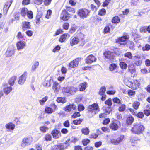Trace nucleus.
Returning a JSON list of instances; mask_svg holds the SVG:
<instances>
[{
  "label": "nucleus",
  "instance_id": "57",
  "mask_svg": "<svg viewBox=\"0 0 150 150\" xmlns=\"http://www.w3.org/2000/svg\"><path fill=\"white\" fill-rule=\"evenodd\" d=\"M135 115L138 117H139L141 119H142L144 116L143 113L141 112H139L138 113Z\"/></svg>",
  "mask_w": 150,
  "mask_h": 150
},
{
  "label": "nucleus",
  "instance_id": "29",
  "mask_svg": "<svg viewBox=\"0 0 150 150\" xmlns=\"http://www.w3.org/2000/svg\"><path fill=\"white\" fill-rule=\"evenodd\" d=\"M81 131L82 134L86 135H88L90 132V130L87 127L83 128L82 129Z\"/></svg>",
  "mask_w": 150,
  "mask_h": 150
},
{
  "label": "nucleus",
  "instance_id": "12",
  "mask_svg": "<svg viewBox=\"0 0 150 150\" xmlns=\"http://www.w3.org/2000/svg\"><path fill=\"white\" fill-rule=\"evenodd\" d=\"M13 2V0H10L6 2L4 6V11L6 12V13L7 11L8 10L11 4Z\"/></svg>",
  "mask_w": 150,
  "mask_h": 150
},
{
  "label": "nucleus",
  "instance_id": "6",
  "mask_svg": "<svg viewBox=\"0 0 150 150\" xmlns=\"http://www.w3.org/2000/svg\"><path fill=\"white\" fill-rule=\"evenodd\" d=\"M129 38L128 35H124L118 39V42L121 45H124L126 44L127 40Z\"/></svg>",
  "mask_w": 150,
  "mask_h": 150
},
{
  "label": "nucleus",
  "instance_id": "54",
  "mask_svg": "<svg viewBox=\"0 0 150 150\" xmlns=\"http://www.w3.org/2000/svg\"><path fill=\"white\" fill-rule=\"evenodd\" d=\"M27 15L28 17L30 19L33 18V12L31 11H28Z\"/></svg>",
  "mask_w": 150,
  "mask_h": 150
},
{
  "label": "nucleus",
  "instance_id": "1",
  "mask_svg": "<svg viewBox=\"0 0 150 150\" xmlns=\"http://www.w3.org/2000/svg\"><path fill=\"white\" fill-rule=\"evenodd\" d=\"M144 126L140 123H134L133 125L131 131L133 133L139 134L143 131L144 129Z\"/></svg>",
  "mask_w": 150,
  "mask_h": 150
},
{
  "label": "nucleus",
  "instance_id": "16",
  "mask_svg": "<svg viewBox=\"0 0 150 150\" xmlns=\"http://www.w3.org/2000/svg\"><path fill=\"white\" fill-rule=\"evenodd\" d=\"M51 134L53 137L55 139H57L61 136L60 132L57 130H54L52 131Z\"/></svg>",
  "mask_w": 150,
  "mask_h": 150
},
{
  "label": "nucleus",
  "instance_id": "9",
  "mask_svg": "<svg viewBox=\"0 0 150 150\" xmlns=\"http://www.w3.org/2000/svg\"><path fill=\"white\" fill-rule=\"evenodd\" d=\"M114 54L113 52L110 51H106L104 53V55L106 58L111 60H112L114 59Z\"/></svg>",
  "mask_w": 150,
  "mask_h": 150
},
{
  "label": "nucleus",
  "instance_id": "40",
  "mask_svg": "<svg viewBox=\"0 0 150 150\" xmlns=\"http://www.w3.org/2000/svg\"><path fill=\"white\" fill-rule=\"evenodd\" d=\"M42 16V13H40L37 15L36 17V23L37 24H39L40 23V19Z\"/></svg>",
  "mask_w": 150,
  "mask_h": 150
},
{
  "label": "nucleus",
  "instance_id": "5",
  "mask_svg": "<svg viewBox=\"0 0 150 150\" xmlns=\"http://www.w3.org/2000/svg\"><path fill=\"white\" fill-rule=\"evenodd\" d=\"M70 15L66 10H64L62 11L61 15L60 18L64 21H66L69 19L70 17L69 15Z\"/></svg>",
  "mask_w": 150,
  "mask_h": 150
},
{
  "label": "nucleus",
  "instance_id": "41",
  "mask_svg": "<svg viewBox=\"0 0 150 150\" xmlns=\"http://www.w3.org/2000/svg\"><path fill=\"white\" fill-rule=\"evenodd\" d=\"M126 106L124 104L120 105L118 108V110L120 112L124 111L125 109Z\"/></svg>",
  "mask_w": 150,
  "mask_h": 150
},
{
  "label": "nucleus",
  "instance_id": "24",
  "mask_svg": "<svg viewBox=\"0 0 150 150\" xmlns=\"http://www.w3.org/2000/svg\"><path fill=\"white\" fill-rule=\"evenodd\" d=\"M135 64L137 65H139L142 63V61L139 55H136L134 57Z\"/></svg>",
  "mask_w": 150,
  "mask_h": 150
},
{
  "label": "nucleus",
  "instance_id": "62",
  "mask_svg": "<svg viewBox=\"0 0 150 150\" xmlns=\"http://www.w3.org/2000/svg\"><path fill=\"white\" fill-rule=\"evenodd\" d=\"M113 101L114 103H119L120 102V99L117 97H116L113 99Z\"/></svg>",
  "mask_w": 150,
  "mask_h": 150
},
{
  "label": "nucleus",
  "instance_id": "45",
  "mask_svg": "<svg viewBox=\"0 0 150 150\" xmlns=\"http://www.w3.org/2000/svg\"><path fill=\"white\" fill-rule=\"evenodd\" d=\"M112 21L113 23H118L120 21V19L118 16H116L113 18Z\"/></svg>",
  "mask_w": 150,
  "mask_h": 150
},
{
  "label": "nucleus",
  "instance_id": "53",
  "mask_svg": "<svg viewBox=\"0 0 150 150\" xmlns=\"http://www.w3.org/2000/svg\"><path fill=\"white\" fill-rule=\"evenodd\" d=\"M52 13V11L50 10H48L47 11V13L45 17L47 18H49L50 17V16Z\"/></svg>",
  "mask_w": 150,
  "mask_h": 150
},
{
  "label": "nucleus",
  "instance_id": "47",
  "mask_svg": "<svg viewBox=\"0 0 150 150\" xmlns=\"http://www.w3.org/2000/svg\"><path fill=\"white\" fill-rule=\"evenodd\" d=\"M125 84L128 86L129 88H132V82L130 81L127 80H126L125 81Z\"/></svg>",
  "mask_w": 150,
  "mask_h": 150
},
{
  "label": "nucleus",
  "instance_id": "58",
  "mask_svg": "<svg viewBox=\"0 0 150 150\" xmlns=\"http://www.w3.org/2000/svg\"><path fill=\"white\" fill-rule=\"evenodd\" d=\"M51 108L53 109V110H54V112L55 110L58 109L57 106L54 103H52L51 104L50 106Z\"/></svg>",
  "mask_w": 150,
  "mask_h": 150
},
{
  "label": "nucleus",
  "instance_id": "2",
  "mask_svg": "<svg viewBox=\"0 0 150 150\" xmlns=\"http://www.w3.org/2000/svg\"><path fill=\"white\" fill-rule=\"evenodd\" d=\"M33 141V139L32 137H25L22 140L21 144V146L22 148L30 145Z\"/></svg>",
  "mask_w": 150,
  "mask_h": 150
},
{
  "label": "nucleus",
  "instance_id": "60",
  "mask_svg": "<svg viewBox=\"0 0 150 150\" xmlns=\"http://www.w3.org/2000/svg\"><path fill=\"white\" fill-rule=\"evenodd\" d=\"M146 27H143L140 28V32L141 33H146L147 31Z\"/></svg>",
  "mask_w": 150,
  "mask_h": 150
},
{
  "label": "nucleus",
  "instance_id": "3",
  "mask_svg": "<svg viewBox=\"0 0 150 150\" xmlns=\"http://www.w3.org/2000/svg\"><path fill=\"white\" fill-rule=\"evenodd\" d=\"M90 12V11L86 9H81L78 11V14L81 18L84 19L87 17Z\"/></svg>",
  "mask_w": 150,
  "mask_h": 150
},
{
  "label": "nucleus",
  "instance_id": "10",
  "mask_svg": "<svg viewBox=\"0 0 150 150\" xmlns=\"http://www.w3.org/2000/svg\"><path fill=\"white\" fill-rule=\"evenodd\" d=\"M7 84H4L3 85V86L4 87L3 90L4 93L6 95L9 94V93L12 90V88L11 86H7Z\"/></svg>",
  "mask_w": 150,
  "mask_h": 150
},
{
  "label": "nucleus",
  "instance_id": "46",
  "mask_svg": "<svg viewBox=\"0 0 150 150\" xmlns=\"http://www.w3.org/2000/svg\"><path fill=\"white\" fill-rule=\"evenodd\" d=\"M140 104V103L139 102H135L133 104V107L134 109L137 110Z\"/></svg>",
  "mask_w": 150,
  "mask_h": 150
},
{
  "label": "nucleus",
  "instance_id": "30",
  "mask_svg": "<svg viewBox=\"0 0 150 150\" xmlns=\"http://www.w3.org/2000/svg\"><path fill=\"white\" fill-rule=\"evenodd\" d=\"M52 79H50L49 80L45 81L44 84V86L47 87H50L51 84L52 83Z\"/></svg>",
  "mask_w": 150,
  "mask_h": 150
},
{
  "label": "nucleus",
  "instance_id": "4",
  "mask_svg": "<svg viewBox=\"0 0 150 150\" xmlns=\"http://www.w3.org/2000/svg\"><path fill=\"white\" fill-rule=\"evenodd\" d=\"M27 72H25L24 73L21 75L19 78L18 83L21 85H23L26 81L27 75Z\"/></svg>",
  "mask_w": 150,
  "mask_h": 150
},
{
  "label": "nucleus",
  "instance_id": "61",
  "mask_svg": "<svg viewBox=\"0 0 150 150\" xmlns=\"http://www.w3.org/2000/svg\"><path fill=\"white\" fill-rule=\"evenodd\" d=\"M103 132H106L110 131V129L108 127H103L101 128Z\"/></svg>",
  "mask_w": 150,
  "mask_h": 150
},
{
  "label": "nucleus",
  "instance_id": "20",
  "mask_svg": "<svg viewBox=\"0 0 150 150\" xmlns=\"http://www.w3.org/2000/svg\"><path fill=\"white\" fill-rule=\"evenodd\" d=\"M66 144H63L59 145H54L51 150H64V145Z\"/></svg>",
  "mask_w": 150,
  "mask_h": 150
},
{
  "label": "nucleus",
  "instance_id": "19",
  "mask_svg": "<svg viewBox=\"0 0 150 150\" xmlns=\"http://www.w3.org/2000/svg\"><path fill=\"white\" fill-rule=\"evenodd\" d=\"M25 46V43L24 41H19L17 44V49L18 50L24 48Z\"/></svg>",
  "mask_w": 150,
  "mask_h": 150
},
{
  "label": "nucleus",
  "instance_id": "56",
  "mask_svg": "<svg viewBox=\"0 0 150 150\" xmlns=\"http://www.w3.org/2000/svg\"><path fill=\"white\" fill-rule=\"evenodd\" d=\"M106 13V11L104 9H102L100 10L99 12V15L101 16L105 15Z\"/></svg>",
  "mask_w": 150,
  "mask_h": 150
},
{
  "label": "nucleus",
  "instance_id": "25",
  "mask_svg": "<svg viewBox=\"0 0 150 150\" xmlns=\"http://www.w3.org/2000/svg\"><path fill=\"white\" fill-rule=\"evenodd\" d=\"M16 76H14L10 78L8 81V83L11 86H13L14 84L15 81L16 79Z\"/></svg>",
  "mask_w": 150,
  "mask_h": 150
},
{
  "label": "nucleus",
  "instance_id": "23",
  "mask_svg": "<svg viewBox=\"0 0 150 150\" xmlns=\"http://www.w3.org/2000/svg\"><path fill=\"white\" fill-rule=\"evenodd\" d=\"M70 35L68 33H65L62 35L59 39V41L61 42H64L67 38H69Z\"/></svg>",
  "mask_w": 150,
  "mask_h": 150
},
{
  "label": "nucleus",
  "instance_id": "21",
  "mask_svg": "<svg viewBox=\"0 0 150 150\" xmlns=\"http://www.w3.org/2000/svg\"><path fill=\"white\" fill-rule=\"evenodd\" d=\"M59 85V83L56 81L54 82L52 86V89L54 90V92L57 93L60 89Z\"/></svg>",
  "mask_w": 150,
  "mask_h": 150
},
{
  "label": "nucleus",
  "instance_id": "63",
  "mask_svg": "<svg viewBox=\"0 0 150 150\" xmlns=\"http://www.w3.org/2000/svg\"><path fill=\"white\" fill-rule=\"evenodd\" d=\"M124 138V136L123 135H121L117 139L119 143L122 142Z\"/></svg>",
  "mask_w": 150,
  "mask_h": 150
},
{
  "label": "nucleus",
  "instance_id": "48",
  "mask_svg": "<svg viewBox=\"0 0 150 150\" xmlns=\"http://www.w3.org/2000/svg\"><path fill=\"white\" fill-rule=\"evenodd\" d=\"M70 87H67L64 88L62 91L64 93H70Z\"/></svg>",
  "mask_w": 150,
  "mask_h": 150
},
{
  "label": "nucleus",
  "instance_id": "52",
  "mask_svg": "<svg viewBox=\"0 0 150 150\" xmlns=\"http://www.w3.org/2000/svg\"><path fill=\"white\" fill-rule=\"evenodd\" d=\"M90 140L88 139H85L82 141V143L84 146H86L90 142Z\"/></svg>",
  "mask_w": 150,
  "mask_h": 150
},
{
  "label": "nucleus",
  "instance_id": "26",
  "mask_svg": "<svg viewBox=\"0 0 150 150\" xmlns=\"http://www.w3.org/2000/svg\"><path fill=\"white\" fill-rule=\"evenodd\" d=\"M134 119L133 117L132 116L130 115L127 117L126 122L128 124H131L134 121Z\"/></svg>",
  "mask_w": 150,
  "mask_h": 150
},
{
  "label": "nucleus",
  "instance_id": "43",
  "mask_svg": "<svg viewBox=\"0 0 150 150\" xmlns=\"http://www.w3.org/2000/svg\"><path fill=\"white\" fill-rule=\"evenodd\" d=\"M119 65L122 69H126L127 67V64L124 62H121L120 63Z\"/></svg>",
  "mask_w": 150,
  "mask_h": 150
},
{
  "label": "nucleus",
  "instance_id": "13",
  "mask_svg": "<svg viewBox=\"0 0 150 150\" xmlns=\"http://www.w3.org/2000/svg\"><path fill=\"white\" fill-rule=\"evenodd\" d=\"M30 28L31 25L30 22L24 21L22 22V29L24 30Z\"/></svg>",
  "mask_w": 150,
  "mask_h": 150
},
{
  "label": "nucleus",
  "instance_id": "64",
  "mask_svg": "<svg viewBox=\"0 0 150 150\" xmlns=\"http://www.w3.org/2000/svg\"><path fill=\"white\" fill-rule=\"evenodd\" d=\"M144 113L146 116H148L150 115V110L146 109L144 110Z\"/></svg>",
  "mask_w": 150,
  "mask_h": 150
},
{
  "label": "nucleus",
  "instance_id": "37",
  "mask_svg": "<svg viewBox=\"0 0 150 150\" xmlns=\"http://www.w3.org/2000/svg\"><path fill=\"white\" fill-rule=\"evenodd\" d=\"M70 93L71 94H74L78 90L77 88L74 87H70Z\"/></svg>",
  "mask_w": 150,
  "mask_h": 150
},
{
  "label": "nucleus",
  "instance_id": "15",
  "mask_svg": "<svg viewBox=\"0 0 150 150\" xmlns=\"http://www.w3.org/2000/svg\"><path fill=\"white\" fill-rule=\"evenodd\" d=\"M98 109V105L96 103H94L88 106V110L89 111L93 112V110H96Z\"/></svg>",
  "mask_w": 150,
  "mask_h": 150
},
{
  "label": "nucleus",
  "instance_id": "27",
  "mask_svg": "<svg viewBox=\"0 0 150 150\" xmlns=\"http://www.w3.org/2000/svg\"><path fill=\"white\" fill-rule=\"evenodd\" d=\"M6 127L9 130H13L15 128V126L12 123H9L5 125Z\"/></svg>",
  "mask_w": 150,
  "mask_h": 150
},
{
  "label": "nucleus",
  "instance_id": "11",
  "mask_svg": "<svg viewBox=\"0 0 150 150\" xmlns=\"http://www.w3.org/2000/svg\"><path fill=\"white\" fill-rule=\"evenodd\" d=\"M96 59L95 57L92 55L88 56L86 59V62L88 64H90L96 61Z\"/></svg>",
  "mask_w": 150,
  "mask_h": 150
},
{
  "label": "nucleus",
  "instance_id": "32",
  "mask_svg": "<svg viewBox=\"0 0 150 150\" xmlns=\"http://www.w3.org/2000/svg\"><path fill=\"white\" fill-rule=\"evenodd\" d=\"M28 10L27 8H23L21 11V15L23 16H25L27 14Z\"/></svg>",
  "mask_w": 150,
  "mask_h": 150
},
{
  "label": "nucleus",
  "instance_id": "59",
  "mask_svg": "<svg viewBox=\"0 0 150 150\" xmlns=\"http://www.w3.org/2000/svg\"><path fill=\"white\" fill-rule=\"evenodd\" d=\"M105 103L108 105L109 106H111L112 105V102L111 101V99L110 98H109L105 102Z\"/></svg>",
  "mask_w": 150,
  "mask_h": 150
},
{
  "label": "nucleus",
  "instance_id": "8",
  "mask_svg": "<svg viewBox=\"0 0 150 150\" xmlns=\"http://www.w3.org/2000/svg\"><path fill=\"white\" fill-rule=\"evenodd\" d=\"M120 125V122L117 121H115L111 123L110 125V128L114 130H117Z\"/></svg>",
  "mask_w": 150,
  "mask_h": 150
},
{
  "label": "nucleus",
  "instance_id": "44",
  "mask_svg": "<svg viewBox=\"0 0 150 150\" xmlns=\"http://www.w3.org/2000/svg\"><path fill=\"white\" fill-rule=\"evenodd\" d=\"M48 129V128L47 127L45 126H42L40 128V131L43 133H45Z\"/></svg>",
  "mask_w": 150,
  "mask_h": 150
},
{
  "label": "nucleus",
  "instance_id": "50",
  "mask_svg": "<svg viewBox=\"0 0 150 150\" xmlns=\"http://www.w3.org/2000/svg\"><path fill=\"white\" fill-rule=\"evenodd\" d=\"M82 121V120L79 119V120H74L73 121V123L74 124L77 125L80 124Z\"/></svg>",
  "mask_w": 150,
  "mask_h": 150
},
{
  "label": "nucleus",
  "instance_id": "7",
  "mask_svg": "<svg viewBox=\"0 0 150 150\" xmlns=\"http://www.w3.org/2000/svg\"><path fill=\"white\" fill-rule=\"evenodd\" d=\"M80 41V39L78 37L76 36L71 37L70 40V44L72 46L77 44Z\"/></svg>",
  "mask_w": 150,
  "mask_h": 150
},
{
  "label": "nucleus",
  "instance_id": "36",
  "mask_svg": "<svg viewBox=\"0 0 150 150\" xmlns=\"http://www.w3.org/2000/svg\"><path fill=\"white\" fill-rule=\"evenodd\" d=\"M47 99L48 96H46L42 99L39 100V102L40 104L41 105H43L45 103L47 100Z\"/></svg>",
  "mask_w": 150,
  "mask_h": 150
},
{
  "label": "nucleus",
  "instance_id": "31",
  "mask_svg": "<svg viewBox=\"0 0 150 150\" xmlns=\"http://www.w3.org/2000/svg\"><path fill=\"white\" fill-rule=\"evenodd\" d=\"M57 101L58 103H63L66 102V100L64 97H60L57 98Z\"/></svg>",
  "mask_w": 150,
  "mask_h": 150
},
{
  "label": "nucleus",
  "instance_id": "14",
  "mask_svg": "<svg viewBox=\"0 0 150 150\" xmlns=\"http://www.w3.org/2000/svg\"><path fill=\"white\" fill-rule=\"evenodd\" d=\"M14 53V51L13 47H9L8 48L6 52V55L7 57H9L13 55Z\"/></svg>",
  "mask_w": 150,
  "mask_h": 150
},
{
  "label": "nucleus",
  "instance_id": "17",
  "mask_svg": "<svg viewBox=\"0 0 150 150\" xmlns=\"http://www.w3.org/2000/svg\"><path fill=\"white\" fill-rule=\"evenodd\" d=\"M79 60V59L77 58L71 62L69 64V67L71 68H75L77 67L78 64Z\"/></svg>",
  "mask_w": 150,
  "mask_h": 150
},
{
  "label": "nucleus",
  "instance_id": "51",
  "mask_svg": "<svg viewBox=\"0 0 150 150\" xmlns=\"http://www.w3.org/2000/svg\"><path fill=\"white\" fill-rule=\"evenodd\" d=\"M150 49V45L148 44H146L145 46L142 47L143 51H148Z\"/></svg>",
  "mask_w": 150,
  "mask_h": 150
},
{
  "label": "nucleus",
  "instance_id": "42",
  "mask_svg": "<svg viewBox=\"0 0 150 150\" xmlns=\"http://www.w3.org/2000/svg\"><path fill=\"white\" fill-rule=\"evenodd\" d=\"M117 67V65L115 64H111L109 66V68L110 71H112L115 69Z\"/></svg>",
  "mask_w": 150,
  "mask_h": 150
},
{
  "label": "nucleus",
  "instance_id": "49",
  "mask_svg": "<svg viewBox=\"0 0 150 150\" xmlns=\"http://www.w3.org/2000/svg\"><path fill=\"white\" fill-rule=\"evenodd\" d=\"M124 56L125 57L128 58L129 59H132V54L130 52H127L125 53L124 54Z\"/></svg>",
  "mask_w": 150,
  "mask_h": 150
},
{
  "label": "nucleus",
  "instance_id": "22",
  "mask_svg": "<svg viewBox=\"0 0 150 150\" xmlns=\"http://www.w3.org/2000/svg\"><path fill=\"white\" fill-rule=\"evenodd\" d=\"M140 84L138 80H133L132 83V89H135L139 87Z\"/></svg>",
  "mask_w": 150,
  "mask_h": 150
},
{
  "label": "nucleus",
  "instance_id": "28",
  "mask_svg": "<svg viewBox=\"0 0 150 150\" xmlns=\"http://www.w3.org/2000/svg\"><path fill=\"white\" fill-rule=\"evenodd\" d=\"M87 83L86 82H84L79 85V90L80 91H84L86 88Z\"/></svg>",
  "mask_w": 150,
  "mask_h": 150
},
{
  "label": "nucleus",
  "instance_id": "55",
  "mask_svg": "<svg viewBox=\"0 0 150 150\" xmlns=\"http://www.w3.org/2000/svg\"><path fill=\"white\" fill-rule=\"evenodd\" d=\"M51 135L48 134H46L44 137L45 139L47 141L51 140Z\"/></svg>",
  "mask_w": 150,
  "mask_h": 150
},
{
  "label": "nucleus",
  "instance_id": "35",
  "mask_svg": "<svg viewBox=\"0 0 150 150\" xmlns=\"http://www.w3.org/2000/svg\"><path fill=\"white\" fill-rule=\"evenodd\" d=\"M105 87L104 86H102L101 88L99 90V94L100 95H102L104 94L105 93Z\"/></svg>",
  "mask_w": 150,
  "mask_h": 150
},
{
  "label": "nucleus",
  "instance_id": "33",
  "mask_svg": "<svg viewBox=\"0 0 150 150\" xmlns=\"http://www.w3.org/2000/svg\"><path fill=\"white\" fill-rule=\"evenodd\" d=\"M45 110L46 113L49 114H51L54 112V110H53V109L49 107H46Z\"/></svg>",
  "mask_w": 150,
  "mask_h": 150
},
{
  "label": "nucleus",
  "instance_id": "18",
  "mask_svg": "<svg viewBox=\"0 0 150 150\" xmlns=\"http://www.w3.org/2000/svg\"><path fill=\"white\" fill-rule=\"evenodd\" d=\"M76 106L74 104H70L66 106L64 110L67 112L71 111L72 110H74L76 109Z\"/></svg>",
  "mask_w": 150,
  "mask_h": 150
},
{
  "label": "nucleus",
  "instance_id": "38",
  "mask_svg": "<svg viewBox=\"0 0 150 150\" xmlns=\"http://www.w3.org/2000/svg\"><path fill=\"white\" fill-rule=\"evenodd\" d=\"M39 64V63L38 62H35L32 66L31 68L32 70L33 71H35V70L36 68L38 67Z\"/></svg>",
  "mask_w": 150,
  "mask_h": 150
},
{
  "label": "nucleus",
  "instance_id": "39",
  "mask_svg": "<svg viewBox=\"0 0 150 150\" xmlns=\"http://www.w3.org/2000/svg\"><path fill=\"white\" fill-rule=\"evenodd\" d=\"M67 11H68L70 12V14L71 15L75 12V9L72 8L70 7H66Z\"/></svg>",
  "mask_w": 150,
  "mask_h": 150
},
{
  "label": "nucleus",
  "instance_id": "34",
  "mask_svg": "<svg viewBox=\"0 0 150 150\" xmlns=\"http://www.w3.org/2000/svg\"><path fill=\"white\" fill-rule=\"evenodd\" d=\"M129 70L132 74L135 75L136 73V70L134 67L133 65H131L129 67Z\"/></svg>",
  "mask_w": 150,
  "mask_h": 150
}]
</instances>
